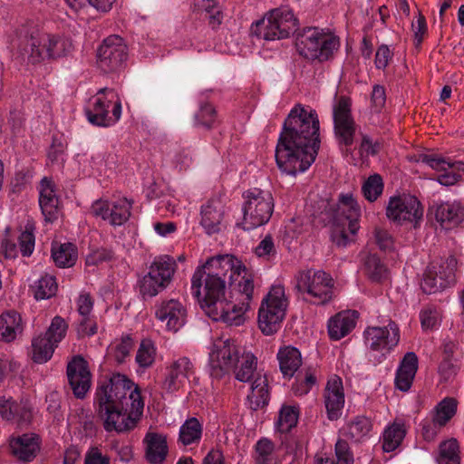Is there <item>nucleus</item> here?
Wrapping results in <instances>:
<instances>
[{
	"instance_id": "59",
	"label": "nucleus",
	"mask_w": 464,
	"mask_h": 464,
	"mask_svg": "<svg viewBox=\"0 0 464 464\" xmlns=\"http://www.w3.org/2000/svg\"><path fill=\"white\" fill-rule=\"evenodd\" d=\"M114 258V251L108 247H100L92 251L86 258L88 266H98Z\"/></svg>"
},
{
	"instance_id": "47",
	"label": "nucleus",
	"mask_w": 464,
	"mask_h": 464,
	"mask_svg": "<svg viewBox=\"0 0 464 464\" xmlns=\"http://www.w3.org/2000/svg\"><path fill=\"white\" fill-rule=\"evenodd\" d=\"M155 358L156 347L154 343L149 339L142 340L135 357L138 365L144 369L150 368L154 363Z\"/></svg>"
},
{
	"instance_id": "48",
	"label": "nucleus",
	"mask_w": 464,
	"mask_h": 464,
	"mask_svg": "<svg viewBox=\"0 0 464 464\" xmlns=\"http://www.w3.org/2000/svg\"><path fill=\"white\" fill-rule=\"evenodd\" d=\"M383 191V181L379 174L370 176L362 187V192L364 198L370 201L374 202Z\"/></svg>"
},
{
	"instance_id": "51",
	"label": "nucleus",
	"mask_w": 464,
	"mask_h": 464,
	"mask_svg": "<svg viewBox=\"0 0 464 464\" xmlns=\"http://www.w3.org/2000/svg\"><path fill=\"white\" fill-rule=\"evenodd\" d=\"M134 345L133 339L130 335L122 336L120 342L111 347V354L118 363H123L130 356Z\"/></svg>"
},
{
	"instance_id": "53",
	"label": "nucleus",
	"mask_w": 464,
	"mask_h": 464,
	"mask_svg": "<svg viewBox=\"0 0 464 464\" xmlns=\"http://www.w3.org/2000/svg\"><path fill=\"white\" fill-rule=\"evenodd\" d=\"M255 254L266 261H272L276 257L277 251L274 237L268 234L259 242L255 248Z\"/></svg>"
},
{
	"instance_id": "55",
	"label": "nucleus",
	"mask_w": 464,
	"mask_h": 464,
	"mask_svg": "<svg viewBox=\"0 0 464 464\" xmlns=\"http://www.w3.org/2000/svg\"><path fill=\"white\" fill-rule=\"evenodd\" d=\"M334 452L336 456V464H353V454L348 442L344 439L337 440L334 446Z\"/></svg>"
},
{
	"instance_id": "54",
	"label": "nucleus",
	"mask_w": 464,
	"mask_h": 464,
	"mask_svg": "<svg viewBox=\"0 0 464 464\" xmlns=\"http://www.w3.org/2000/svg\"><path fill=\"white\" fill-rule=\"evenodd\" d=\"M34 226L31 223L25 225V229L18 237L20 251L24 256H30L34 249Z\"/></svg>"
},
{
	"instance_id": "40",
	"label": "nucleus",
	"mask_w": 464,
	"mask_h": 464,
	"mask_svg": "<svg viewBox=\"0 0 464 464\" xmlns=\"http://www.w3.org/2000/svg\"><path fill=\"white\" fill-rule=\"evenodd\" d=\"M405 435L406 429L403 423H392L383 432L382 450L385 452L395 450L402 442Z\"/></svg>"
},
{
	"instance_id": "21",
	"label": "nucleus",
	"mask_w": 464,
	"mask_h": 464,
	"mask_svg": "<svg viewBox=\"0 0 464 464\" xmlns=\"http://www.w3.org/2000/svg\"><path fill=\"white\" fill-rule=\"evenodd\" d=\"M187 312L177 299L163 300L155 305V317L165 323L168 330L177 332L186 322Z\"/></svg>"
},
{
	"instance_id": "16",
	"label": "nucleus",
	"mask_w": 464,
	"mask_h": 464,
	"mask_svg": "<svg viewBox=\"0 0 464 464\" xmlns=\"http://www.w3.org/2000/svg\"><path fill=\"white\" fill-rule=\"evenodd\" d=\"M387 218L398 224L413 223L416 227L423 217V207L420 200L411 195L402 194L389 198L386 207Z\"/></svg>"
},
{
	"instance_id": "15",
	"label": "nucleus",
	"mask_w": 464,
	"mask_h": 464,
	"mask_svg": "<svg viewBox=\"0 0 464 464\" xmlns=\"http://www.w3.org/2000/svg\"><path fill=\"white\" fill-rule=\"evenodd\" d=\"M127 57V45L123 38L111 34L97 49V67L104 73L117 72L124 67Z\"/></svg>"
},
{
	"instance_id": "35",
	"label": "nucleus",
	"mask_w": 464,
	"mask_h": 464,
	"mask_svg": "<svg viewBox=\"0 0 464 464\" xmlns=\"http://www.w3.org/2000/svg\"><path fill=\"white\" fill-rule=\"evenodd\" d=\"M194 14L204 15L208 21V25L216 28L221 24L223 13L216 0H199L195 4Z\"/></svg>"
},
{
	"instance_id": "42",
	"label": "nucleus",
	"mask_w": 464,
	"mask_h": 464,
	"mask_svg": "<svg viewBox=\"0 0 464 464\" xmlns=\"http://www.w3.org/2000/svg\"><path fill=\"white\" fill-rule=\"evenodd\" d=\"M77 249L72 243L62 244L57 249H52V257L59 267H71L77 260Z\"/></svg>"
},
{
	"instance_id": "27",
	"label": "nucleus",
	"mask_w": 464,
	"mask_h": 464,
	"mask_svg": "<svg viewBox=\"0 0 464 464\" xmlns=\"http://www.w3.org/2000/svg\"><path fill=\"white\" fill-rule=\"evenodd\" d=\"M358 313L356 311H342L332 316L327 324L328 335L331 340L338 341L346 336L356 325Z\"/></svg>"
},
{
	"instance_id": "41",
	"label": "nucleus",
	"mask_w": 464,
	"mask_h": 464,
	"mask_svg": "<svg viewBox=\"0 0 464 464\" xmlns=\"http://www.w3.org/2000/svg\"><path fill=\"white\" fill-rule=\"evenodd\" d=\"M56 347L57 345L43 334L34 337L32 341L33 361L37 363L46 362L52 358Z\"/></svg>"
},
{
	"instance_id": "52",
	"label": "nucleus",
	"mask_w": 464,
	"mask_h": 464,
	"mask_svg": "<svg viewBox=\"0 0 464 464\" xmlns=\"http://www.w3.org/2000/svg\"><path fill=\"white\" fill-rule=\"evenodd\" d=\"M14 419L10 421L15 422L18 426H27L33 420V410L32 407L26 401H16L13 406Z\"/></svg>"
},
{
	"instance_id": "19",
	"label": "nucleus",
	"mask_w": 464,
	"mask_h": 464,
	"mask_svg": "<svg viewBox=\"0 0 464 464\" xmlns=\"http://www.w3.org/2000/svg\"><path fill=\"white\" fill-rule=\"evenodd\" d=\"M361 217V208L352 194H341L339 203L334 209L333 223L334 226L344 227L346 224L352 235L359 229L358 221Z\"/></svg>"
},
{
	"instance_id": "10",
	"label": "nucleus",
	"mask_w": 464,
	"mask_h": 464,
	"mask_svg": "<svg viewBox=\"0 0 464 464\" xmlns=\"http://www.w3.org/2000/svg\"><path fill=\"white\" fill-rule=\"evenodd\" d=\"M133 402L112 409L99 411L103 421V428L107 432L116 431L123 433L132 430L138 424L143 413L144 401L140 392H134Z\"/></svg>"
},
{
	"instance_id": "36",
	"label": "nucleus",
	"mask_w": 464,
	"mask_h": 464,
	"mask_svg": "<svg viewBox=\"0 0 464 464\" xmlns=\"http://www.w3.org/2000/svg\"><path fill=\"white\" fill-rule=\"evenodd\" d=\"M372 421L365 416H357L347 423L343 436L354 442H361L372 430Z\"/></svg>"
},
{
	"instance_id": "30",
	"label": "nucleus",
	"mask_w": 464,
	"mask_h": 464,
	"mask_svg": "<svg viewBox=\"0 0 464 464\" xmlns=\"http://www.w3.org/2000/svg\"><path fill=\"white\" fill-rule=\"evenodd\" d=\"M24 330L22 317L14 310H8L0 315V340L10 343Z\"/></svg>"
},
{
	"instance_id": "58",
	"label": "nucleus",
	"mask_w": 464,
	"mask_h": 464,
	"mask_svg": "<svg viewBox=\"0 0 464 464\" xmlns=\"http://www.w3.org/2000/svg\"><path fill=\"white\" fill-rule=\"evenodd\" d=\"M256 462L258 464H269L270 456L274 451V444L268 439H261L256 445Z\"/></svg>"
},
{
	"instance_id": "61",
	"label": "nucleus",
	"mask_w": 464,
	"mask_h": 464,
	"mask_svg": "<svg viewBox=\"0 0 464 464\" xmlns=\"http://www.w3.org/2000/svg\"><path fill=\"white\" fill-rule=\"evenodd\" d=\"M77 326V333L80 337L92 336L97 333L98 325L94 316L81 315Z\"/></svg>"
},
{
	"instance_id": "1",
	"label": "nucleus",
	"mask_w": 464,
	"mask_h": 464,
	"mask_svg": "<svg viewBox=\"0 0 464 464\" xmlns=\"http://www.w3.org/2000/svg\"><path fill=\"white\" fill-rule=\"evenodd\" d=\"M191 293L214 321L239 325L253 297V277L237 257L219 255L196 269Z\"/></svg>"
},
{
	"instance_id": "50",
	"label": "nucleus",
	"mask_w": 464,
	"mask_h": 464,
	"mask_svg": "<svg viewBox=\"0 0 464 464\" xmlns=\"http://www.w3.org/2000/svg\"><path fill=\"white\" fill-rule=\"evenodd\" d=\"M316 383V377L311 370H306L304 373L299 372L296 375L295 382L292 386L294 393L302 396L309 392Z\"/></svg>"
},
{
	"instance_id": "49",
	"label": "nucleus",
	"mask_w": 464,
	"mask_h": 464,
	"mask_svg": "<svg viewBox=\"0 0 464 464\" xmlns=\"http://www.w3.org/2000/svg\"><path fill=\"white\" fill-rule=\"evenodd\" d=\"M68 329V324L65 320L61 316L53 318L52 323L47 331L43 334L44 337L58 345V343L65 337Z\"/></svg>"
},
{
	"instance_id": "44",
	"label": "nucleus",
	"mask_w": 464,
	"mask_h": 464,
	"mask_svg": "<svg viewBox=\"0 0 464 464\" xmlns=\"http://www.w3.org/2000/svg\"><path fill=\"white\" fill-rule=\"evenodd\" d=\"M299 418V407L283 405L278 415L276 427L281 433H288L296 426Z\"/></svg>"
},
{
	"instance_id": "17",
	"label": "nucleus",
	"mask_w": 464,
	"mask_h": 464,
	"mask_svg": "<svg viewBox=\"0 0 464 464\" xmlns=\"http://www.w3.org/2000/svg\"><path fill=\"white\" fill-rule=\"evenodd\" d=\"M130 208L131 205L126 198H119L114 201L98 199L92 203L91 213L116 227L128 221Z\"/></svg>"
},
{
	"instance_id": "2",
	"label": "nucleus",
	"mask_w": 464,
	"mask_h": 464,
	"mask_svg": "<svg viewBox=\"0 0 464 464\" xmlns=\"http://www.w3.org/2000/svg\"><path fill=\"white\" fill-rule=\"evenodd\" d=\"M320 122L314 110L296 104L285 118L276 147L278 169L288 175L304 172L320 148Z\"/></svg>"
},
{
	"instance_id": "12",
	"label": "nucleus",
	"mask_w": 464,
	"mask_h": 464,
	"mask_svg": "<svg viewBox=\"0 0 464 464\" xmlns=\"http://www.w3.org/2000/svg\"><path fill=\"white\" fill-rule=\"evenodd\" d=\"M334 133L343 154L349 153L356 135L357 124L352 113V100L340 96L333 106Z\"/></svg>"
},
{
	"instance_id": "23",
	"label": "nucleus",
	"mask_w": 464,
	"mask_h": 464,
	"mask_svg": "<svg viewBox=\"0 0 464 464\" xmlns=\"http://www.w3.org/2000/svg\"><path fill=\"white\" fill-rule=\"evenodd\" d=\"M430 213L445 228H450L461 224L464 220V208L459 202H436L430 207Z\"/></svg>"
},
{
	"instance_id": "7",
	"label": "nucleus",
	"mask_w": 464,
	"mask_h": 464,
	"mask_svg": "<svg viewBox=\"0 0 464 464\" xmlns=\"http://www.w3.org/2000/svg\"><path fill=\"white\" fill-rule=\"evenodd\" d=\"M176 267L173 257L168 255L156 256L149 267V272L138 281L142 298L154 297L167 289L172 282Z\"/></svg>"
},
{
	"instance_id": "57",
	"label": "nucleus",
	"mask_w": 464,
	"mask_h": 464,
	"mask_svg": "<svg viewBox=\"0 0 464 464\" xmlns=\"http://www.w3.org/2000/svg\"><path fill=\"white\" fill-rule=\"evenodd\" d=\"M420 320L423 330H432L439 324V311L434 306H427L420 311Z\"/></svg>"
},
{
	"instance_id": "20",
	"label": "nucleus",
	"mask_w": 464,
	"mask_h": 464,
	"mask_svg": "<svg viewBox=\"0 0 464 464\" xmlns=\"http://www.w3.org/2000/svg\"><path fill=\"white\" fill-rule=\"evenodd\" d=\"M67 377L75 397L84 398L91 387V372L88 362L82 356H74L68 363Z\"/></svg>"
},
{
	"instance_id": "28",
	"label": "nucleus",
	"mask_w": 464,
	"mask_h": 464,
	"mask_svg": "<svg viewBox=\"0 0 464 464\" xmlns=\"http://www.w3.org/2000/svg\"><path fill=\"white\" fill-rule=\"evenodd\" d=\"M225 213L224 205L219 199H209L201 207L200 224L208 235L220 231V225Z\"/></svg>"
},
{
	"instance_id": "25",
	"label": "nucleus",
	"mask_w": 464,
	"mask_h": 464,
	"mask_svg": "<svg viewBox=\"0 0 464 464\" xmlns=\"http://www.w3.org/2000/svg\"><path fill=\"white\" fill-rule=\"evenodd\" d=\"M11 454L22 462H30L40 450L39 437L36 434H23L9 442Z\"/></svg>"
},
{
	"instance_id": "31",
	"label": "nucleus",
	"mask_w": 464,
	"mask_h": 464,
	"mask_svg": "<svg viewBox=\"0 0 464 464\" xmlns=\"http://www.w3.org/2000/svg\"><path fill=\"white\" fill-rule=\"evenodd\" d=\"M280 371L285 378L291 379L302 365L301 353L297 348L285 346L277 353Z\"/></svg>"
},
{
	"instance_id": "60",
	"label": "nucleus",
	"mask_w": 464,
	"mask_h": 464,
	"mask_svg": "<svg viewBox=\"0 0 464 464\" xmlns=\"http://www.w3.org/2000/svg\"><path fill=\"white\" fill-rule=\"evenodd\" d=\"M83 464H111V458L99 447L92 446L84 455Z\"/></svg>"
},
{
	"instance_id": "38",
	"label": "nucleus",
	"mask_w": 464,
	"mask_h": 464,
	"mask_svg": "<svg viewBox=\"0 0 464 464\" xmlns=\"http://www.w3.org/2000/svg\"><path fill=\"white\" fill-rule=\"evenodd\" d=\"M458 401L455 398L446 397L440 401L433 410V424L442 428L453 418L457 412Z\"/></svg>"
},
{
	"instance_id": "11",
	"label": "nucleus",
	"mask_w": 464,
	"mask_h": 464,
	"mask_svg": "<svg viewBox=\"0 0 464 464\" xmlns=\"http://www.w3.org/2000/svg\"><path fill=\"white\" fill-rule=\"evenodd\" d=\"M286 306L285 287L281 285H273L258 311V326L264 334L271 335L280 329Z\"/></svg>"
},
{
	"instance_id": "33",
	"label": "nucleus",
	"mask_w": 464,
	"mask_h": 464,
	"mask_svg": "<svg viewBox=\"0 0 464 464\" xmlns=\"http://www.w3.org/2000/svg\"><path fill=\"white\" fill-rule=\"evenodd\" d=\"M272 29H291L299 26V21L292 10L286 7L275 8L266 14Z\"/></svg>"
},
{
	"instance_id": "18",
	"label": "nucleus",
	"mask_w": 464,
	"mask_h": 464,
	"mask_svg": "<svg viewBox=\"0 0 464 464\" xmlns=\"http://www.w3.org/2000/svg\"><path fill=\"white\" fill-rule=\"evenodd\" d=\"M366 344L372 351L390 352L400 341V329L395 322L385 326H369L364 331Z\"/></svg>"
},
{
	"instance_id": "13",
	"label": "nucleus",
	"mask_w": 464,
	"mask_h": 464,
	"mask_svg": "<svg viewBox=\"0 0 464 464\" xmlns=\"http://www.w3.org/2000/svg\"><path fill=\"white\" fill-rule=\"evenodd\" d=\"M457 265L458 261L454 256L441 259L439 263H430L420 283L422 291L431 295L453 286L456 283Z\"/></svg>"
},
{
	"instance_id": "8",
	"label": "nucleus",
	"mask_w": 464,
	"mask_h": 464,
	"mask_svg": "<svg viewBox=\"0 0 464 464\" xmlns=\"http://www.w3.org/2000/svg\"><path fill=\"white\" fill-rule=\"evenodd\" d=\"M299 31L295 36V47L298 53L308 60L324 62L329 60L340 46V39L331 31L325 33Z\"/></svg>"
},
{
	"instance_id": "46",
	"label": "nucleus",
	"mask_w": 464,
	"mask_h": 464,
	"mask_svg": "<svg viewBox=\"0 0 464 464\" xmlns=\"http://www.w3.org/2000/svg\"><path fill=\"white\" fill-rule=\"evenodd\" d=\"M459 447L456 439L451 438L440 444V455L438 464H459Z\"/></svg>"
},
{
	"instance_id": "43",
	"label": "nucleus",
	"mask_w": 464,
	"mask_h": 464,
	"mask_svg": "<svg viewBox=\"0 0 464 464\" xmlns=\"http://www.w3.org/2000/svg\"><path fill=\"white\" fill-rule=\"evenodd\" d=\"M194 120L197 126L211 130L215 128L218 122V112L211 103L201 102L198 111L195 113Z\"/></svg>"
},
{
	"instance_id": "63",
	"label": "nucleus",
	"mask_w": 464,
	"mask_h": 464,
	"mask_svg": "<svg viewBox=\"0 0 464 464\" xmlns=\"http://www.w3.org/2000/svg\"><path fill=\"white\" fill-rule=\"evenodd\" d=\"M399 372L416 375L418 371V357L413 352H408L403 356L397 369Z\"/></svg>"
},
{
	"instance_id": "4",
	"label": "nucleus",
	"mask_w": 464,
	"mask_h": 464,
	"mask_svg": "<svg viewBox=\"0 0 464 464\" xmlns=\"http://www.w3.org/2000/svg\"><path fill=\"white\" fill-rule=\"evenodd\" d=\"M295 289L302 298L315 305H324L334 298V281L323 270L307 269L295 276Z\"/></svg>"
},
{
	"instance_id": "62",
	"label": "nucleus",
	"mask_w": 464,
	"mask_h": 464,
	"mask_svg": "<svg viewBox=\"0 0 464 464\" xmlns=\"http://www.w3.org/2000/svg\"><path fill=\"white\" fill-rule=\"evenodd\" d=\"M420 160L437 171L447 170L450 160L437 154H421Z\"/></svg>"
},
{
	"instance_id": "39",
	"label": "nucleus",
	"mask_w": 464,
	"mask_h": 464,
	"mask_svg": "<svg viewBox=\"0 0 464 464\" xmlns=\"http://www.w3.org/2000/svg\"><path fill=\"white\" fill-rule=\"evenodd\" d=\"M363 272L372 282L380 283L388 276L387 267L375 254H368L364 257Z\"/></svg>"
},
{
	"instance_id": "34",
	"label": "nucleus",
	"mask_w": 464,
	"mask_h": 464,
	"mask_svg": "<svg viewBox=\"0 0 464 464\" xmlns=\"http://www.w3.org/2000/svg\"><path fill=\"white\" fill-rule=\"evenodd\" d=\"M256 358L251 353H243L239 357L238 362L232 369L235 378L242 382L254 381L258 373L256 371Z\"/></svg>"
},
{
	"instance_id": "6",
	"label": "nucleus",
	"mask_w": 464,
	"mask_h": 464,
	"mask_svg": "<svg viewBox=\"0 0 464 464\" xmlns=\"http://www.w3.org/2000/svg\"><path fill=\"white\" fill-rule=\"evenodd\" d=\"M134 392H140L130 379L121 373L112 374L97 388L95 400L99 405V411L106 408H122V405L133 402Z\"/></svg>"
},
{
	"instance_id": "37",
	"label": "nucleus",
	"mask_w": 464,
	"mask_h": 464,
	"mask_svg": "<svg viewBox=\"0 0 464 464\" xmlns=\"http://www.w3.org/2000/svg\"><path fill=\"white\" fill-rule=\"evenodd\" d=\"M202 432L203 427L199 420L195 417L188 418L179 428V442L184 446L198 444Z\"/></svg>"
},
{
	"instance_id": "32",
	"label": "nucleus",
	"mask_w": 464,
	"mask_h": 464,
	"mask_svg": "<svg viewBox=\"0 0 464 464\" xmlns=\"http://www.w3.org/2000/svg\"><path fill=\"white\" fill-rule=\"evenodd\" d=\"M249 407L257 411L265 407L269 401L268 382L266 376L257 374L251 384V393L247 395Z\"/></svg>"
},
{
	"instance_id": "29",
	"label": "nucleus",
	"mask_w": 464,
	"mask_h": 464,
	"mask_svg": "<svg viewBox=\"0 0 464 464\" xmlns=\"http://www.w3.org/2000/svg\"><path fill=\"white\" fill-rule=\"evenodd\" d=\"M143 442L145 444V458L150 464H162L167 458L169 448L166 436L149 432Z\"/></svg>"
},
{
	"instance_id": "64",
	"label": "nucleus",
	"mask_w": 464,
	"mask_h": 464,
	"mask_svg": "<svg viewBox=\"0 0 464 464\" xmlns=\"http://www.w3.org/2000/svg\"><path fill=\"white\" fill-rule=\"evenodd\" d=\"M374 239L382 251L391 250L393 247V237L387 230L382 227H375Z\"/></svg>"
},
{
	"instance_id": "56",
	"label": "nucleus",
	"mask_w": 464,
	"mask_h": 464,
	"mask_svg": "<svg viewBox=\"0 0 464 464\" xmlns=\"http://www.w3.org/2000/svg\"><path fill=\"white\" fill-rule=\"evenodd\" d=\"M386 104V91L384 86L374 84L371 93V111L380 113Z\"/></svg>"
},
{
	"instance_id": "14",
	"label": "nucleus",
	"mask_w": 464,
	"mask_h": 464,
	"mask_svg": "<svg viewBox=\"0 0 464 464\" xmlns=\"http://www.w3.org/2000/svg\"><path fill=\"white\" fill-rule=\"evenodd\" d=\"M240 348L233 339L218 338L209 353V367L212 378L220 380L228 374L238 362Z\"/></svg>"
},
{
	"instance_id": "5",
	"label": "nucleus",
	"mask_w": 464,
	"mask_h": 464,
	"mask_svg": "<svg viewBox=\"0 0 464 464\" xmlns=\"http://www.w3.org/2000/svg\"><path fill=\"white\" fill-rule=\"evenodd\" d=\"M243 218L237 224L246 231L266 224L274 211V198L269 191L252 188L243 192Z\"/></svg>"
},
{
	"instance_id": "45",
	"label": "nucleus",
	"mask_w": 464,
	"mask_h": 464,
	"mask_svg": "<svg viewBox=\"0 0 464 464\" xmlns=\"http://www.w3.org/2000/svg\"><path fill=\"white\" fill-rule=\"evenodd\" d=\"M58 285L55 276L45 274L33 285L36 300L49 299L55 295Z\"/></svg>"
},
{
	"instance_id": "26",
	"label": "nucleus",
	"mask_w": 464,
	"mask_h": 464,
	"mask_svg": "<svg viewBox=\"0 0 464 464\" xmlns=\"http://www.w3.org/2000/svg\"><path fill=\"white\" fill-rule=\"evenodd\" d=\"M54 187L53 180L46 177L41 180L39 204L47 222H53L58 218L59 198Z\"/></svg>"
},
{
	"instance_id": "9",
	"label": "nucleus",
	"mask_w": 464,
	"mask_h": 464,
	"mask_svg": "<svg viewBox=\"0 0 464 464\" xmlns=\"http://www.w3.org/2000/svg\"><path fill=\"white\" fill-rule=\"evenodd\" d=\"M85 113L88 121L92 125L99 127L112 126L121 118V101L113 89L102 88L91 99Z\"/></svg>"
},
{
	"instance_id": "3",
	"label": "nucleus",
	"mask_w": 464,
	"mask_h": 464,
	"mask_svg": "<svg viewBox=\"0 0 464 464\" xmlns=\"http://www.w3.org/2000/svg\"><path fill=\"white\" fill-rule=\"evenodd\" d=\"M10 48L22 55L27 54L28 62L37 64L61 56L65 51V41L58 34L47 31H14Z\"/></svg>"
},
{
	"instance_id": "24",
	"label": "nucleus",
	"mask_w": 464,
	"mask_h": 464,
	"mask_svg": "<svg viewBox=\"0 0 464 464\" xmlns=\"http://www.w3.org/2000/svg\"><path fill=\"white\" fill-rule=\"evenodd\" d=\"M324 404L329 420H335L341 416L344 404V393L341 378L334 376L327 382L324 391Z\"/></svg>"
},
{
	"instance_id": "22",
	"label": "nucleus",
	"mask_w": 464,
	"mask_h": 464,
	"mask_svg": "<svg viewBox=\"0 0 464 464\" xmlns=\"http://www.w3.org/2000/svg\"><path fill=\"white\" fill-rule=\"evenodd\" d=\"M193 373L194 365L190 359L186 356L179 357L166 367L162 387L168 392H176Z\"/></svg>"
}]
</instances>
